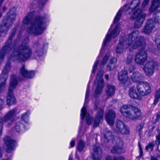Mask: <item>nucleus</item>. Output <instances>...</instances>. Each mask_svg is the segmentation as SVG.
<instances>
[{
	"instance_id": "f257e3e1",
	"label": "nucleus",
	"mask_w": 160,
	"mask_h": 160,
	"mask_svg": "<svg viewBox=\"0 0 160 160\" xmlns=\"http://www.w3.org/2000/svg\"><path fill=\"white\" fill-rule=\"evenodd\" d=\"M11 52L10 58L13 60L24 62L29 58L32 54L31 48L28 46L20 45L17 49L13 50L9 44L5 45L0 51V63L4 59V56L7 53Z\"/></svg>"
},
{
	"instance_id": "f03ea898",
	"label": "nucleus",
	"mask_w": 160,
	"mask_h": 160,
	"mask_svg": "<svg viewBox=\"0 0 160 160\" xmlns=\"http://www.w3.org/2000/svg\"><path fill=\"white\" fill-rule=\"evenodd\" d=\"M139 32L137 31L132 32L126 38V41L124 42L126 44L125 48H129L130 51H132L134 49L139 47L140 49L145 48L146 43L144 38L142 36L138 37Z\"/></svg>"
},
{
	"instance_id": "7ed1b4c3",
	"label": "nucleus",
	"mask_w": 160,
	"mask_h": 160,
	"mask_svg": "<svg viewBox=\"0 0 160 160\" xmlns=\"http://www.w3.org/2000/svg\"><path fill=\"white\" fill-rule=\"evenodd\" d=\"M44 19L43 18L37 17L32 22L31 26L28 29V32L35 35L42 34L46 28Z\"/></svg>"
},
{
	"instance_id": "20e7f679",
	"label": "nucleus",
	"mask_w": 160,
	"mask_h": 160,
	"mask_svg": "<svg viewBox=\"0 0 160 160\" xmlns=\"http://www.w3.org/2000/svg\"><path fill=\"white\" fill-rule=\"evenodd\" d=\"M129 108V105H124L122 106L120 110L122 115L125 118L132 120L138 119L142 115L140 109L134 108L130 110Z\"/></svg>"
},
{
	"instance_id": "39448f33",
	"label": "nucleus",
	"mask_w": 160,
	"mask_h": 160,
	"mask_svg": "<svg viewBox=\"0 0 160 160\" xmlns=\"http://www.w3.org/2000/svg\"><path fill=\"white\" fill-rule=\"evenodd\" d=\"M16 9L13 8L10 10L9 12L7 14L4 20L0 27V36H4L6 33L9 28L11 27L12 24V22L15 19Z\"/></svg>"
},
{
	"instance_id": "423d86ee",
	"label": "nucleus",
	"mask_w": 160,
	"mask_h": 160,
	"mask_svg": "<svg viewBox=\"0 0 160 160\" xmlns=\"http://www.w3.org/2000/svg\"><path fill=\"white\" fill-rule=\"evenodd\" d=\"M20 112V110L18 108H15L9 111L2 118H0V136L1 134V131L4 123L7 125H11L13 122L14 117ZM2 156L0 151V157Z\"/></svg>"
},
{
	"instance_id": "0eeeda50",
	"label": "nucleus",
	"mask_w": 160,
	"mask_h": 160,
	"mask_svg": "<svg viewBox=\"0 0 160 160\" xmlns=\"http://www.w3.org/2000/svg\"><path fill=\"white\" fill-rule=\"evenodd\" d=\"M146 16V14L142 12L141 9H138L133 13L130 18L132 20L136 19L134 26L135 28H138L143 23Z\"/></svg>"
},
{
	"instance_id": "6e6552de",
	"label": "nucleus",
	"mask_w": 160,
	"mask_h": 160,
	"mask_svg": "<svg viewBox=\"0 0 160 160\" xmlns=\"http://www.w3.org/2000/svg\"><path fill=\"white\" fill-rule=\"evenodd\" d=\"M17 83V81L16 76L14 75L12 76L7 96V102L8 105L14 104L15 102V98L13 95L12 90L15 88Z\"/></svg>"
},
{
	"instance_id": "1a4fd4ad",
	"label": "nucleus",
	"mask_w": 160,
	"mask_h": 160,
	"mask_svg": "<svg viewBox=\"0 0 160 160\" xmlns=\"http://www.w3.org/2000/svg\"><path fill=\"white\" fill-rule=\"evenodd\" d=\"M111 139L113 143L114 142L116 144V145L112 148L111 152L113 153L118 154L125 152V151L123 148V142L121 138L112 135L111 136Z\"/></svg>"
},
{
	"instance_id": "9d476101",
	"label": "nucleus",
	"mask_w": 160,
	"mask_h": 160,
	"mask_svg": "<svg viewBox=\"0 0 160 160\" xmlns=\"http://www.w3.org/2000/svg\"><path fill=\"white\" fill-rule=\"evenodd\" d=\"M123 9L121 8L117 13L113 21V23H116V25L112 32H111V39L115 38L119 34L120 31L121 23H118L119 21Z\"/></svg>"
},
{
	"instance_id": "9b49d317",
	"label": "nucleus",
	"mask_w": 160,
	"mask_h": 160,
	"mask_svg": "<svg viewBox=\"0 0 160 160\" xmlns=\"http://www.w3.org/2000/svg\"><path fill=\"white\" fill-rule=\"evenodd\" d=\"M148 52L145 48L139 49L135 56V61L138 64L144 65L147 59Z\"/></svg>"
},
{
	"instance_id": "f8f14e48",
	"label": "nucleus",
	"mask_w": 160,
	"mask_h": 160,
	"mask_svg": "<svg viewBox=\"0 0 160 160\" xmlns=\"http://www.w3.org/2000/svg\"><path fill=\"white\" fill-rule=\"evenodd\" d=\"M116 127L114 131L122 134L128 135L129 134L130 131L129 128L122 121L117 119L115 121Z\"/></svg>"
},
{
	"instance_id": "ddd939ff",
	"label": "nucleus",
	"mask_w": 160,
	"mask_h": 160,
	"mask_svg": "<svg viewBox=\"0 0 160 160\" xmlns=\"http://www.w3.org/2000/svg\"><path fill=\"white\" fill-rule=\"evenodd\" d=\"M137 88L139 93L143 96L148 95L151 91L149 83L146 82L138 83L137 84Z\"/></svg>"
},
{
	"instance_id": "4468645a",
	"label": "nucleus",
	"mask_w": 160,
	"mask_h": 160,
	"mask_svg": "<svg viewBox=\"0 0 160 160\" xmlns=\"http://www.w3.org/2000/svg\"><path fill=\"white\" fill-rule=\"evenodd\" d=\"M157 62L153 60L148 61L144 66L143 69L146 75L150 76L154 72L155 68L157 66Z\"/></svg>"
},
{
	"instance_id": "2eb2a0df",
	"label": "nucleus",
	"mask_w": 160,
	"mask_h": 160,
	"mask_svg": "<svg viewBox=\"0 0 160 160\" xmlns=\"http://www.w3.org/2000/svg\"><path fill=\"white\" fill-rule=\"evenodd\" d=\"M103 73L102 71H101L97 73L95 83L97 85V88L95 91L96 94H99L102 91L104 86L103 80L102 78Z\"/></svg>"
},
{
	"instance_id": "dca6fc26",
	"label": "nucleus",
	"mask_w": 160,
	"mask_h": 160,
	"mask_svg": "<svg viewBox=\"0 0 160 160\" xmlns=\"http://www.w3.org/2000/svg\"><path fill=\"white\" fill-rule=\"evenodd\" d=\"M10 63L8 62L2 71V77L0 78V92L5 86L6 81L8 78L7 73L10 70Z\"/></svg>"
},
{
	"instance_id": "f3484780",
	"label": "nucleus",
	"mask_w": 160,
	"mask_h": 160,
	"mask_svg": "<svg viewBox=\"0 0 160 160\" xmlns=\"http://www.w3.org/2000/svg\"><path fill=\"white\" fill-rule=\"evenodd\" d=\"M155 26V22L153 20L150 19L148 20L145 26L142 29L141 32L145 34L149 35Z\"/></svg>"
},
{
	"instance_id": "a211bd4d",
	"label": "nucleus",
	"mask_w": 160,
	"mask_h": 160,
	"mask_svg": "<svg viewBox=\"0 0 160 160\" xmlns=\"http://www.w3.org/2000/svg\"><path fill=\"white\" fill-rule=\"evenodd\" d=\"M118 79L122 83L128 86L131 84L128 75V72L126 70L122 71L119 72Z\"/></svg>"
},
{
	"instance_id": "6ab92c4d",
	"label": "nucleus",
	"mask_w": 160,
	"mask_h": 160,
	"mask_svg": "<svg viewBox=\"0 0 160 160\" xmlns=\"http://www.w3.org/2000/svg\"><path fill=\"white\" fill-rule=\"evenodd\" d=\"M20 73L22 75L21 78H20V80H22L24 78H31L34 75V72L32 71H28L25 68L24 65H23L21 68Z\"/></svg>"
},
{
	"instance_id": "aec40b11",
	"label": "nucleus",
	"mask_w": 160,
	"mask_h": 160,
	"mask_svg": "<svg viewBox=\"0 0 160 160\" xmlns=\"http://www.w3.org/2000/svg\"><path fill=\"white\" fill-rule=\"evenodd\" d=\"M92 149V155L94 160H100L102 152L99 145L97 144L94 145Z\"/></svg>"
},
{
	"instance_id": "412c9836",
	"label": "nucleus",
	"mask_w": 160,
	"mask_h": 160,
	"mask_svg": "<svg viewBox=\"0 0 160 160\" xmlns=\"http://www.w3.org/2000/svg\"><path fill=\"white\" fill-rule=\"evenodd\" d=\"M5 144L7 146V151L8 152H10L13 150V147L15 142L9 137H6L4 139Z\"/></svg>"
},
{
	"instance_id": "4be33fe9",
	"label": "nucleus",
	"mask_w": 160,
	"mask_h": 160,
	"mask_svg": "<svg viewBox=\"0 0 160 160\" xmlns=\"http://www.w3.org/2000/svg\"><path fill=\"white\" fill-rule=\"evenodd\" d=\"M103 116V111L102 110L100 109L96 114V117L93 124L94 127L98 126L99 123L102 121Z\"/></svg>"
},
{
	"instance_id": "5701e85b",
	"label": "nucleus",
	"mask_w": 160,
	"mask_h": 160,
	"mask_svg": "<svg viewBox=\"0 0 160 160\" xmlns=\"http://www.w3.org/2000/svg\"><path fill=\"white\" fill-rule=\"evenodd\" d=\"M128 94L130 98L141 99V97L138 94L134 87H131L128 90Z\"/></svg>"
},
{
	"instance_id": "b1692460",
	"label": "nucleus",
	"mask_w": 160,
	"mask_h": 160,
	"mask_svg": "<svg viewBox=\"0 0 160 160\" xmlns=\"http://www.w3.org/2000/svg\"><path fill=\"white\" fill-rule=\"evenodd\" d=\"M143 78L142 74L138 72H136L133 73L131 76V78L133 82H138L142 80Z\"/></svg>"
},
{
	"instance_id": "393cba45",
	"label": "nucleus",
	"mask_w": 160,
	"mask_h": 160,
	"mask_svg": "<svg viewBox=\"0 0 160 160\" xmlns=\"http://www.w3.org/2000/svg\"><path fill=\"white\" fill-rule=\"evenodd\" d=\"M126 41V40L125 41H123V39L120 38L119 43L116 48V52H117L121 53L123 51L124 48L126 49L125 47L126 44L124 43Z\"/></svg>"
},
{
	"instance_id": "a878e982",
	"label": "nucleus",
	"mask_w": 160,
	"mask_h": 160,
	"mask_svg": "<svg viewBox=\"0 0 160 160\" xmlns=\"http://www.w3.org/2000/svg\"><path fill=\"white\" fill-rule=\"evenodd\" d=\"M139 2V0H133L131 2L127 11H129V12H130L133 10L136 9L137 7H138Z\"/></svg>"
},
{
	"instance_id": "bb28decb",
	"label": "nucleus",
	"mask_w": 160,
	"mask_h": 160,
	"mask_svg": "<svg viewBox=\"0 0 160 160\" xmlns=\"http://www.w3.org/2000/svg\"><path fill=\"white\" fill-rule=\"evenodd\" d=\"M160 4V0H153L151 8L150 9V12H153L159 7Z\"/></svg>"
},
{
	"instance_id": "cd10ccee",
	"label": "nucleus",
	"mask_w": 160,
	"mask_h": 160,
	"mask_svg": "<svg viewBox=\"0 0 160 160\" xmlns=\"http://www.w3.org/2000/svg\"><path fill=\"white\" fill-rule=\"evenodd\" d=\"M33 16V12H30L29 13L28 15L26 16L24 18L23 21V23L25 24L28 23L31 21Z\"/></svg>"
},
{
	"instance_id": "c85d7f7f",
	"label": "nucleus",
	"mask_w": 160,
	"mask_h": 160,
	"mask_svg": "<svg viewBox=\"0 0 160 160\" xmlns=\"http://www.w3.org/2000/svg\"><path fill=\"white\" fill-rule=\"evenodd\" d=\"M85 144V143L83 141L81 140L79 141L77 146V148L79 151L81 152L83 150Z\"/></svg>"
},
{
	"instance_id": "c756f323",
	"label": "nucleus",
	"mask_w": 160,
	"mask_h": 160,
	"mask_svg": "<svg viewBox=\"0 0 160 160\" xmlns=\"http://www.w3.org/2000/svg\"><path fill=\"white\" fill-rule=\"evenodd\" d=\"M116 115L115 111L111 110V126L114 124V120L116 118Z\"/></svg>"
},
{
	"instance_id": "7c9ffc66",
	"label": "nucleus",
	"mask_w": 160,
	"mask_h": 160,
	"mask_svg": "<svg viewBox=\"0 0 160 160\" xmlns=\"http://www.w3.org/2000/svg\"><path fill=\"white\" fill-rule=\"evenodd\" d=\"M154 22L155 24L156 22L160 24V12H157L154 14Z\"/></svg>"
},
{
	"instance_id": "2f4dec72",
	"label": "nucleus",
	"mask_w": 160,
	"mask_h": 160,
	"mask_svg": "<svg viewBox=\"0 0 160 160\" xmlns=\"http://www.w3.org/2000/svg\"><path fill=\"white\" fill-rule=\"evenodd\" d=\"M155 145L154 142L152 141L151 142L149 143L146 146L145 150L148 151L149 149H150V151H152L153 150V147Z\"/></svg>"
},
{
	"instance_id": "473e14b6",
	"label": "nucleus",
	"mask_w": 160,
	"mask_h": 160,
	"mask_svg": "<svg viewBox=\"0 0 160 160\" xmlns=\"http://www.w3.org/2000/svg\"><path fill=\"white\" fill-rule=\"evenodd\" d=\"M117 62V59L115 58L114 57L111 60V70L115 68Z\"/></svg>"
},
{
	"instance_id": "72a5a7b5",
	"label": "nucleus",
	"mask_w": 160,
	"mask_h": 160,
	"mask_svg": "<svg viewBox=\"0 0 160 160\" xmlns=\"http://www.w3.org/2000/svg\"><path fill=\"white\" fill-rule=\"evenodd\" d=\"M133 59V55L130 54H128L125 61L126 63L127 64H129L132 63Z\"/></svg>"
},
{
	"instance_id": "f704fd0d",
	"label": "nucleus",
	"mask_w": 160,
	"mask_h": 160,
	"mask_svg": "<svg viewBox=\"0 0 160 160\" xmlns=\"http://www.w3.org/2000/svg\"><path fill=\"white\" fill-rule=\"evenodd\" d=\"M155 42L158 49L160 51V35H157L156 36Z\"/></svg>"
},
{
	"instance_id": "c9c22d12",
	"label": "nucleus",
	"mask_w": 160,
	"mask_h": 160,
	"mask_svg": "<svg viewBox=\"0 0 160 160\" xmlns=\"http://www.w3.org/2000/svg\"><path fill=\"white\" fill-rule=\"evenodd\" d=\"M86 107L84 105L83 107L82 108L81 110V118L82 119H83L86 115Z\"/></svg>"
},
{
	"instance_id": "e433bc0d",
	"label": "nucleus",
	"mask_w": 160,
	"mask_h": 160,
	"mask_svg": "<svg viewBox=\"0 0 160 160\" xmlns=\"http://www.w3.org/2000/svg\"><path fill=\"white\" fill-rule=\"evenodd\" d=\"M22 126V124L20 122H17L15 124V128L17 132H19Z\"/></svg>"
},
{
	"instance_id": "4c0bfd02",
	"label": "nucleus",
	"mask_w": 160,
	"mask_h": 160,
	"mask_svg": "<svg viewBox=\"0 0 160 160\" xmlns=\"http://www.w3.org/2000/svg\"><path fill=\"white\" fill-rule=\"evenodd\" d=\"M110 54L109 53H107L105 56L104 58L102 60L101 63L102 64H105L107 62L108 58L109 57Z\"/></svg>"
},
{
	"instance_id": "58836bf2",
	"label": "nucleus",
	"mask_w": 160,
	"mask_h": 160,
	"mask_svg": "<svg viewBox=\"0 0 160 160\" xmlns=\"http://www.w3.org/2000/svg\"><path fill=\"white\" fill-rule=\"evenodd\" d=\"M30 113L29 111H27L25 113L23 114L22 117V120L26 122L28 116V115L30 114Z\"/></svg>"
},
{
	"instance_id": "ea45409f",
	"label": "nucleus",
	"mask_w": 160,
	"mask_h": 160,
	"mask_svg": "<svg viewBox=\"0 0 160 160\" xmlns=\"http://www.w3.org/2000/svg\"><path fill=\"white\" fill-rule=\"evenodd\" d=\"M143 128V125L142 124H140L138 125L136 128L137 132L138 135H140V132L142 130Z\"/></svg>"
},
{
	"instance_id": "a19ab883",
	"label": "nucleus",
	"mask_w": 160,
	"mask_h": 160,
	"mask_svg": "<svg viewBox=\"0 0 160 160\" xmlns=\"http://www.w3.org/2000/svg\"><path fill=\"white\" fill-rule=\"evenodd\" d=\"M105 118L107 123L109 125H110V112L109 111L106 113Z\"/></svg>"
},
{
	"instance_id": "79ce46f5",
	"label": "nucleus",
	"mask_w": 160,
	"mask_h": 160,
	"mask_svg": "<svg viewBox=\"0 0 160 160\" xmlns=\"http://www.w3.org/2000/svg\"><path fill=\"white\" fill-rule=\"evenodd\" d=\"M156 138L155 143L158 146L160 144V133L156 136Z\"/></svg>"
},
{
	"instance_id": "37998d69",
	"label": "nucleus",
	"mask_w": 160,
	"mask_h": 160,
	"mask_svg": "<svg viewBox=\"0 0 160 160\" xmlns=\"http://www.w3.org/2000/svg\"><path fill=\"white\" fill-rule=\"evenodd\" d=\"M86 121L88 125H90L92 121V118L91 116H89L87 117Z\"/></svg>"
},
{
	"instance_id": "c03bdc74",
	"label": "nucleus",
	"mask_w": 160,
	"mask_h": 160,
	"mask_svg": "<svg viewBox=\"0 0 160 160\" xmlns=\"http://www.w3.org/2000/svg\"><path fill=\"white\" fill-rule=\"evenodd\" d=\"M115 91V87L114 86L111 85V96L114 94Z\"/></svg>"
},
{
	"instance_id": "a18cd8bd",
	"label": "nucleus",
	"mask_w": 160,
	"mask_h": 160,
	"mask_svg": "<svg viewBox=\"0 0 160 160\" xmlns=\"http://www.w3.org/2000/svg\"><path fill=\"white\" fill-rule=\"evenodd\" d=\"M156 156H151L150 160H158V158H160V155L158 154H155Z\"/></svg>"
},
{
	"instance_id": "49530a36",
	"label": "nucleus",
	"mask_w": 160,
	"mask_h": 160,
	"mask_svg": "<svg viewBox=\"0 0 160 160\" xmlns=\"http://www.w3.org/2000/svg\"><path fill=\"white\" fill-rule=\"evenodd\" d=\"M110 40V35L109 33H108L105 40L104 41L103 43L104 45L106 44L108 42H109Z\"/></svg>"
},
{
	"instance_id": "de8ad7c7",
	"label": "nucleus",
	"mask_w": 160,
	"mask_h": 160,
	"mask_svg": "<svg viewBox=\"0 0 160 160\" xmlns=\"http://www.w3.org/2000/svg\"><path fill=\"white\" fill-rule=\"evenodd\" d=\"M124 157L122 156H119V157H114L111 160H124Z\"/></svg>"
},
{
	"instance_id": "09e8293b",
	"label": "nucleus",
	"mask_w": 160,
	"mask_h": 160,
	"mask_svg": "<svg viewBox=\"0 0 160 160\" xmlns=\"http://www.w3.org/2000/svg\"><path fill=\"white\" fill-rule=\"evenodd\" d=\"M110 86L108 85L107 88L105 89V92L107 95L109 97L110 96Z\"/></svg>"
},
{
	"instance_id": "8fccbe9b",
	"label": "nucleus",
	"mask_w": 160,
	"mask_h": 160,
	"mask_svg": "<svg viewBox=\"0 0 160 160\" xmlns=\"http://www.w3.org/2000/svg\"><path fill=\"white\" fill-rule=\"evenodd\" d=\"M42 48H40V49L39 51L38 50H37V55L38 56H41L43 54V52H42Z\"/></svg>"
},
{
	"instance_id": "3c124183",
	"label": "nucleus",
	"mask_w": 160,
	"mask_h": 160,
	"mask_svg": "<svg viewBox=\"0 0 160 160\" xmlns=\"http://www.w3.org/2000/svg\"><path fill=\"white\" fill-rule=\"evenodd\" d=\"M160 110L158 112H157V113L156 118L155 119V121H156V122H158V121L160 119Z\"/></svg>"
},
{
	"instance_id": "603ef678",
	"label": "nucleus",
	"mask_w": 160,
	"mask_h": 160,
	"mask_svg": "<svg viewBox=\"0 0 160 160\" xmlns=\"http://www.w3.org/2000/svg\"><path fill=\"white\" fill-rule=\"evenodd\" d=\"M98 61H97L94 63V66H93V70H92V73H94V72H95V70L97 68V65H98Z\"/></svg>"
},
{
	"instance_id": "864d4df0",
	"label": "nucleus",
	"mask_w": 160,
	"mask_h": 160,
	"mask_svg": "<svg viewBox=\"0 0 160 160\" xmlns=\"http://www.w3.org/2000/svg\"><path fill=\"white\" fill-rule=\"evenodd\" d=\"M150 0H144L142 4V6L144 8L149 2Z\"/></svg>"
},
{
	"instance_id": "5fc2aeb1",
	"label": "nucleus",
	"mask_w": 160,
	"mask_h": 160,
	"mask_svg": "<svg viewBox=\"0 0 160 160\" xmlns=\"http://www.w3.org/2000/svg\"><path fill=\"white\" fill-rule=\"evenodd\" d=\"M160 98V93L159 91H157L155 96V98L159 99Z\"/></svg>"
},
{
	"instance_id": "6e6d98bb",
	"label": "nucleus",
	"mask_w": 160,
	"mask_h": 160,
	"mask_svg": "<svg viewBox=\"0 0 160 160\" xmlns=\"http://www.w3.org/2000/svg\"><path fill=\"white\" fill-rule=\"evenodd\" d=\"M4 102L2 100L0 99V110L2 108V105Z\"/></svg>"
},
{
	"instance_id": "4d7b16f0",
	"label": "nucleus",
	"mask_w": 160,
	"mask_h": 160,
	"mask_svg": "<svg viewBox=\"0 0 160 160\" xmlns=\"http://www.w3.org/2000/svg\"><path fill=\"white\" fill-rule=\"evenodd\" d=\"M109 135L108 133L107 134H106L104 135V138L108 142H109V139H108V138H109Z\"/></svg>"
},
{
	"instance_id": "13d9d810",
	"label": "nucleus",
	"mask_w": 160,
	"mask_h": 160,
	"mask_svg": "<svg viewBox=\"0 0 160 160\" xmlns=\"http://www.w3.org/2000/svg\"><path fill=\"white\" fill-rule=\"evenodd\" d=\"M89 94V90L88 88L87 89V91L86 92V93L85 100H86V98L88 96ZM85 102H86V100L85 101Z\"/></svg>"
},
{
	"instance_id": "bf43d9fd",
	"label": "nucleus",
	"mask_w": 160,
	"mask_h": 160,
	"mask_svg": "<svg viewBox=\"0 0 160 160\" xmlns=\"http://www.w3.org/2000/svg\"><path fill=\"white\" fill-rule=\"evenodd\" d=\"M159 99L155 98V99L154 100V102H153V104L155 105L156 104L158 103V101Z\"/></svg>"
},
{
	"instance_id": "052dcab7",
	"label": "nucleus",
	"mask_w": 160,
	"mask_h": 160,
	"mask_svg": "<svg viewBox=\"0 0 160 160\" xmlns=\"http://www.w3.org/2000/svg\"><path fill=\"white\" fill-rule=\"evenodd\" d=\"M71 147H73L75 145V142L74 141H72L70 142Z\"/></svg>"
},
{
	"instance_id": "680f3d73",
	"label": "nucleus",
	"mask_w": 160,
	"mask_h": 160,
	"mask_svg": "<svg viewBox=\"0 0 160 160\" xmlns=\"http://www.w3.org/2000/svg\"><path fill=\"white\" fill-rule=\"evenodd\" d=\"M135 69V68L133 66H131L130 67V71L131 72L132 70H133Z\"/></svg>"
},
{
	"instance_id": "e2e57ef3",
	"label": "nucleus",
	"mask_w": 160,
	"mask_h": 160,
	"mask_svg": "<svg viewBox=\"0 0 160 160\" xmlns=\"http://www.w3.org/2000/svg\"><path fill=\"white\" fill-rule=\"evenodd\" d=\"M139 153H140L139 156H140V157L141 158L142 156V155H143L142 150H139Z\"/></svg>"
},
{
	"instance_id": "0e129e2a",
	"label": "nucleus",
	"mask_w": 160,
	"mask_h": 160,
	"mask_svg": "<svg viewBox=\"0 0 160 160\" xmlns=\"http://www.w3.org/2000/svg\"><path fill=\"white\" fill-rule=\"evenodd\" d=\"M138 146H139V150H142V147H141V145L140 144V142H138Z\"/></svg>"
},
{
	"instance_id": "69168bd1",
	"label": "nucleus",
	"mask_w": 160,
	"mask_h": 160,
	"mask_svg": "<svg viewBox=\"0 0 160 160\" xmlns=\"http://www.w3.org/2000/svg\"><path fill=\"white\" fill-rule=\"evenodd\" d=\"M154 127H152L149 131V133H151L153 131V130L154 128Z\"/></svg>"
},
{
	"instance_id": "338daca9",
	"label": "nucleus",
	"mask_w": 160,
	"mask_h": 160,
	"mask_svg": "<svg viewBox=\"0 0 160 160\" xmlns=\"http://www.w3.org/2000/svg\"><path fill=\"white\" fill-rule=\"evenodd\" d=\"M105 78L107 80H108L109 79V75H105Z\"/></svg>"
},
{
	"instance_id": "774afa93",
	"label": "nucleus",
	"mask_w": 160,
	"mask_h": 160,
	"mask_svg": "<svg viewBox=\"0 0 160 160\" xmlns=\"http://www.w3.org/2000/svg\"><path fill=\"white\" fill-rule=\"evenodd\" d=\"M105 160H110V157L109 156H108L106 157Z\"/></svg>"
}]
</instances>
